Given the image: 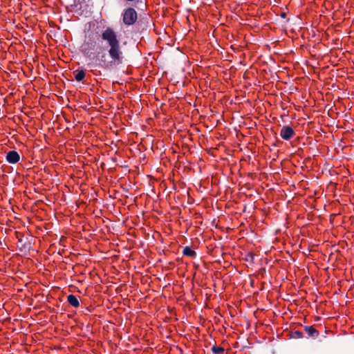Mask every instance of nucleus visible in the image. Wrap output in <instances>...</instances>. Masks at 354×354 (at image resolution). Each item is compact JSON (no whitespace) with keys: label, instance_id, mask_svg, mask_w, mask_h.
Returning <instances> with one entry per match:
<instances>
[{"label":"nucleus","instance_id":"nucleus-1","mask_svg":"<svg viewBox=\"0 0 354 354\" xmlns=\"http://www.w3.org/2000/svg\"><path fill=\"white\" fill-rule=\"evenodd\" d=\"M101 38L106 42L109 46V65L117 66L122 64L124 60V55L122 50L120 38L117 32L113 28L107 27L102 32Z\"/></svg>","mask_w":354,"mask_h":354},{"label":"nucleus","instance_id":"nucleus-2","mask_svg":"<svg viewBox=\"0 0 354 354\" xmlns=\"http://www.w3.org/2000/svg\"><path fill=\"white\" fill-rule=\"evenodd\" d=\"M121 16L123 24L127 26L134 25L138 20V13L132 7L124 8Z\"/></svg>","mask_w":354,"mask_h":354},{"label":"nucleus","instance_id":"nucleus-3","mask_svg":"<svg viewBox=\"0 0 354 354\" xmlns=\"http://www.w3.org/2000/svg\"><path fill=\"white\" fill-rule=\"evenodd\" d=\"M294 134L295 131L293 129L288 125L283 126L279 133L281 138L285 140H290Z\"/></svg>","mask_w":354,"mask_h":354},{"label":"nucleus","instance_id":"nucleus-4","mask_svg":"<svg viewBox=\"0 0 354 354\" xmlns=\"http://www.w3.org/2000/svg\"><path fill=\"white\" fill-rule=\"evenodd\" d=\"M18 243L17 248L21 252H28L31 248L30 242L28 240V239H24L23 236H17Z\"/></svg>","mask_w":354,"mask_h":354},{"label":"nucleus","instance_id":"nucleus-5","mask_svg":"<svg viewBox=\"0 0 354 354\" xmlns=\"http://www.w3.org/2000/svg\"><path fill=\"white\" fill-rule=\"evenodd\" d=\"M20 160V156L16 151H10L6 154V160L10 164H15Z\"/></svg>","mask_w":354,"mask_h":354},{"label":"nucleus","instance_id":"nucleus-6","mask_svg":"<svg viewBox=\"0 0 354 354\" xmlns=\"http://www.w3.org/2000/svg\"><path fill=\"white\" fill-rule=\"evenodd\" d=\"M304 330L311 337L316 338L319 335V333L312 326H304Z\"/></svg>","mask_w":354,"mask_h":354},{"label":"nucleus","instance_id":"nucleus-7","mask_svg":"<svg viewBox=\"0 0 354 354\" xmlns=\"http://www.w3.org/2000/svg\"><path fill=\"white\" fill-rule=\"evenodd\" d=\"M67 301L73 307L77 308L80 306V302L76 296L73 295H69L67 297Z\"/></svg>","mask_w":354,"mask_h":354},{"label":"nucleus","instance_id":"nucleus-8","mask_svg":"<svg viewBox=\"0 0 354 354\" xmlns=\"http://www.w3.org/2000/svg\"><path fill=\"white\" fill-rule=\"evenodd\" d=\"M183 254L185 256L195 258L197 256L196 252L192 250L189 246H186L183 250Z\"/></svg>","mask_w":354,"mask_h":354},{"label":"nucleus","instance_id":"nucleus-9","mask_svg":"<svg viewBox=\"0 0 354 354\" xmlns=\"http://www.w3.org/2000/svg\"><path fill=\"white\" fill-rule=\"evenodd\" d=\"M73 74L75 75V79L77 82L82 81L84 79L85 75H86V73H85L84 70H80V71L77 70V71H75L73 72Z\"/></svg>","mask_w":354,"mask_h":354},{"label":"nucleus","instance_id":"nucleus-10","mask_svg":"<svg viewBox=\"0 0 354 354\" xmlns=\"http://www.w3.org/2000/svg\"><path fill=\"white\" fill-rule=\"evenodd\" d=\"M212 351L213 352L214 354H223L225 350L223 347L214 345L212 347Z\"/></svg>","mask_w":354,"mask_h":354},{"label":"nucleus","instance_id":"nucleus-11","mask_svg":"<svg viewBox=\"0 0 354 354\" xmlns=\"http://www.w3.org/2000/svg\"><path fill=\"white\" fill-rule=\"evenodd\" d=\"M291 336L292 338L299 339V338H302L304 337V334L302 332H301L299 330H295L292 333Z\"/></svg>","mask_w":354,"mask_h":354},{"label":"nucleus","instance_id":"nucleus-12","mask_svg":"<svg viewBox=\"0 0 354 354\" xmlns=\"http://www.w3.org/2000/svg\"><path fill=\"white\" fill-rule=\"evenodd\" d=\"M286 15L284 12L281 13V17L283 18L286 17Z\"/></svg>","mask_w":354,"mask_h":354},{"label":"nucleus","instance_id":"nucleus-13","mask_svg":"<svg viewBox=\"0 0 354 354\" xmlns=\"http://www.w3.org/2000/svg\"><path fill=\"white\" fill-rule=\"evenodd\" d=\"M250 256L251 259L253 258V255L252 254H250Z\"/></svg>","mask_w":354,"mask_h":354}]
</instances>
